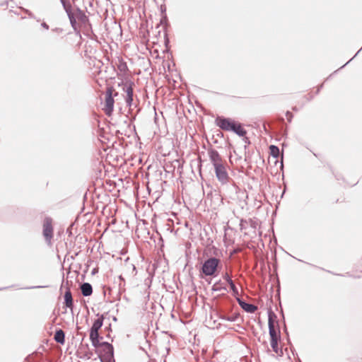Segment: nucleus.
Wrapping results in <instances>:
<instances>
[{
  "label": "nucleus",
  "instance_id": "f257e3e1",
  "mask_svg": "<svg viewBox=\"0 0 362 362\" xmlns=\"http://www.w3.org/2000/svg\"><path fill=\"white\" fill-rule=\"evenodd\" d=\"M63 8L67 14L70 24L74 31L78 32V28L82 27L86 31L92 30V25L89 21L88 17L83 11L78 7L72 8L70 0H59Z\"/></svg>",
  "mask_w": 362,
  "mask_h": 362
},
{
  "label": "nucleus",
  "instance_id": "f03ea898",
  "mask_svg": "<svg viewBox=\"0 0 362 362\" xmlns=\"http://www.w3.org/2000/svg\"><path fill=\"white\" fill-rule=\"evenodd\" d=\"M222 268V264L220 259L216 257H209L201 262L199 269V276L200 279L205 277H216L219 274Z\"/></svg>",
  "mask_w": 362,
  "mask_h": 362
},
{
  "label": "nucleus",
  "instance_id": "7ed1b4c3",
  "mask_svg": "<svg viewBox=\"0 0 362 362\" xmlns=\"http://www.w3.org/2000/svg\"><path fill=\"white\" fill-rule=\"evenodd\" d=\"M274 320H276V323H278L276 315L270 309L268 311V327L270 337V344L273 351L276 354H279V348L278 341L281 337L280 329L279 327L275 329Z\"/></svg>",
  "mask_w": 362,
  "mask_h": 362
},
{
  "label": "nucleus",
  "instance_id": "20e7f679",
  "mask_svg": "<svg viewBox=\"0 0 362 362\" xmlns=\"http://www.w3.org/2000/svg\"><path fill=\"white\" fill-rule=\"evenodd\" d=\"M98 358L100 362H115L114 358V347L112 344L107 341L102 342V350H95Z\"/></svg>",
  "mask_w": 362,
  "mask_h": 362
},
{
  "label": "nucleus",
  "instance_id": "39448f33",
  "mask_svg": "<svg viewBox=\"0 0 362 362\" xmlns=\"http://www.w3.org/2000/svg\"><path fill=\"white\" fill-rule=\"evenodd\" d=\"M227 167L226 162L214 167L216 177L221 185H227L228 182H230L231 177L228 175Z\"/></svg>",
  "mask_w": 362,
  "mask_h": 362
},
{
  "label": "nucleus",
  "instance_id": "423d86ee",
  "mask_svg": "<svg viewBox=\"0 0 362 362\" xmlns=\"http://www.w3.org/2000/svg\"><path fill=\"white\" fill-rule=\"evenodd\" d=\"M53 220L49 216H46L43 220L42 235L46 243L49 245L54 237V228L52 226Z\"/></svg>",
  "mask_w": 362,
  "mask_h": 362
},
{
  "label": "nucleus",
  "instance_id": "0eeeda50",
  "mask_svg": "<svg viewBox=\"0 0 362 362\" xmlns=\"http://www.w3.org/2000/svg\"><path fill=\"white\" fill-rule=\"evenodd\" d=\"M113 87H109L105 93L104 111L107 116H110L114 109V97L118 95V93L113 94Z\"/></svg>",
  "mask_w": 362,
  "mask_h": 362
},
{
  "label": "nucleus",
  "instance_id": "6e6552de",
  "mask_svg": "<svg viewBox=\"0 0 362 362\" xmlns=\"http://www.w3.org/2000/svg\"><path fill=\"white\" fill-rule=\"evenodd\" d=\"M221 298V301L219 303L218 310L223 312L230 313L232 312L235 303L232 299L228 296L226 293H221L217 296Z\"/></svg>",
  "mask_w": 362,
  "mask_h": 362
},
{
  "label": "nucleus",
  "instance_id": "1a4fd4ad",
  "mask_svg": "<svg viewBox=\"0 0 362 362\" xmlns=\"http://www.w3.org/2000/svg\"><path fill=\"white\" fill-rule=\"evenodd\" d=\"M234 122L231 118L223 116H218L215 119L216 125L224 131H230Z\"/></svg>",
  "mask_w": 362,
  "mask_h": 362
},
{
  "label": "nucleus",
  "instance_id": "9d476101",
  "mask_svg": "<svg viewBox=\"0 0 362 362\" xmlns=\"http://www.w3.org/2000/svg\"><path fill=\"white\" fill-rule=\"evenodd\" d=\"M208 155L209 160L214 167L226 162L225 160H223L221 156L215 148H209L208 150Z\"/></svg>",
  "mask_w": 362,
  "mask_h": 362
},
{
  "label": "nucleus",
  "instance_id": "9b49d317",
  "mask_svg": "<svg viewBox=\"0 0 362 362\" xmlns=\"http://www.w3.org/2000/svg\"><path fill=\"white\" fill-rule=\"evenodd\" d=\"M236 300L238 303L240 308L248 313H255L257 310V307L254 304L246 302L240 297H236Z\"/></svg>",
  "mask_w": 362,
  "mask_h": 362
},
{
  "label": "nucleus",
  "instance_id": "f8f14e48",
  "mask_svg": "<svg viewBox=\"0 0 362 362\" xmlns=\"http://www.w3.org/2000/svg\"><path fill=\"white\" fill-rule=\"evenodd\" d=\"M121 84L123 85V92L126 93L125 97H128L129 95L134 96V87L135 86L134 81H131L130 79L125 78L124 81H121Z\"/></svg>",
  "mask_w": 362,
  "mask_h": 362
},
{
  "label": "nucleus",
  "instance_id": "ddd939ff",
  "mask_svg": "<svg viewBox=\"0 0 362 362\" xmlns=\"http://www.w3.org/2000/svg\"><path fill=\"white\" fill-rule=\"evenodd\" d=\"M64 305L66 308H70L73 313L74 299L69 288H68L64 295Z\"/></svg>",
  "mask_w": 362,
  "mask_h": 362
},
{
  "label": "nucleus",
  "instance_id": "4468645a",
  "mask_svg": "<svg viewBox=\"0 0 362 362\" xmlns=\"http://www.w3.org/2000/svg\"><path fill=\"white\" fill-rule=\"evenodd\" d=\"M229 313H225L222 310H218V315L219 319L223 320H226L229 322H235L239 318V314L238 313H233L232 315H228Z\"/></svg>",
  "mask_w": 362,
  "mask_h": 362
},
{
  "label": "nucleus",
  "instance_id": "2eb2a0df",
  "mask_svg": "<svg viewBox=\"0 0 362 362\" xmlns=\"http://www.w3.org/2000/svg\"><path fill=\"white\" fill-rule=\"evenodd\" d=\"M230 132H233L239 136L244 137L247 134V131L243 128L242 124L235 121Z\"/></svg>",
  "mask_w": 362,
  "mask_h": 362
},
{
  "label": "nucleus",
  "instance_id": "dca6fc26",
  "mask_svg": "<svg viewBox=\"0 0 362 362\" xmlns=\"http://www.w3.org/2000/svg\"><path fill=\"white\" fill-rule=\"evenodd\" d=\"M96 315L98 317L93 321V323L91 327L90 328V329L99 331L100 329V328L102 327V326L103 325V321H104L105 317H104L103 314L100 315L99 313H98Z\"/></svg>",
  "mask_w": 362,
  "mask_h": 362
},
{
  "label": "nucleus",
  "instance_id": "f3484780",
  "mask_svg": "<svg viewBox=\"0 0 362 362\" xmlns=\"http://www.w3.org/2000/svg\"><path fill=\"white\" fill-rule=\"evenodd\" d=\"M222 185L226 187V190L230 194H236L238 192L239 187L232 178H230V182H228L227 185Z\"/></svg>",
  "mask_w": 362,
  "mask_h": 362
},
{
  "label": "nucleus",
  "instance_id": "a211bd4d",
  "mask_svg": "<svg viewBox=\"0 0 362 362\" xmlns=\"http://www.w3.org/2000/svg\"><path fill=\"white\" fill-rule=\"evenodd\" d=\"M81 293L83 296L88 297L93 293V287L90 283L84 282L81 285Z\"/></svg>",
  "mask_w": 362,
  "mask_h": 362
},
{
  "label": "nucleus",
  "instance_id": "6ab92c4d",
  "mask_svg": "<svg viewBox=\"0 0 362 362\" xmlns=\"http://www.w3.org/2000/svg\"><path fill=\"white\" fill-rule=\"evenodd\" d=\"M54 339L57 343L63 345L65 343V332L62 329H57Z\"/></svg>",
  "mask_w": 362,
  "mask_h": 362
},
{
  "label": "nucleus",
  "instance_id": "aec40b11",
  "mask_svg": "<svg viewBox=\"0 0 362 362\" xmlns=\"http://www.w3.org/2000/svg\"><path fill=\"white\" fill-rule=\"evenodd\" d=\"M133 98H134V96H131L130 95H129L128 97H125L124 98L127 106L129 107V114H131V115H132L131 117H130V121L131 122L134 121L135 119H136V115H132V107L134 105Z\"/></svg>",
  "mask_w": 362,
  "mask_h": 362
},
{
  "label": "nucleus",
  "instance_id": "412c9836",
  "mask_svg": "<svg viewBox=\"0 0 362 362\" xmlns=\"http://www.w3.org/2000/svg\"><path fill=\"white\" fill-rule=\"evenodd\" d=\"M211 291L213 292H217V291H227L228 289H227L226 286H222V282H221V280L220 279V280L217 281L216 282H215V284L212 286Z\"/></svg>",
  "mask_w": 362,
  "mask_h": 362
},
{
  "label": "nucleus",
  "instance_id": "4be33fe9",
  "mask_svg": "<svg viewBox=\"0 0 362 362\" xmlns=\"http://www.w3.org/2000/svg\"><path fill=\"white\" fill-rule=\"evenodd\" d=\"M269 155L274 158H278L280 155L279 148L276 145H270L269 147Z\"/></svg>",
  "mask_w": 362,
  "mask_h": 362
},
{
  "label": "nucleus",
  "instance_id": "5701e85b",
  "mask_svg": "<svg viewBox=\"0 0 362 362\" xmlns=\"http://www.w3.org/2000/svg\"><path fill=\"white\" fill-rule=\"evenodd\" d=\"M118 70L124 74H126L128 71V66L127 63L122 59H119V64L117 65Z\"/></svg>",
  "mask_w": 362,
  "mask_h": 362
},
{
  "label": "nucleus",
  "instance_id": "b1692460",
  "mask_svg": "<svg viewBox=\"0 0 362 362\" xmlns=\"http://www.w3.org/2000/svg\"><path fill=\"white\" fill-rule=\"evenodd\" d=\"M89 337L90 341L95 339H103V337L99 334L98 331L92 329L89 330Z\"/></svg>",
  "mask_w": 362,
  "mask_h": 362
},
{
  "label": "nucleus",
  "instance_id": "393cba45",
  "mask_svg": "<svg viewBox=\"0 0 362 362\" xmlns=\"http://www.w3.org/2000/svg\"><path fill=\"white\" fill-rule=\"evenodd\" d=\"M230 288L233 293V296L236 298V297H239V291L234 282L229 284Z\"/></svg>",
  "mask_w": 362,
  "mask_h": 362
},
{
  "label": "nucleus",
  "instance_id": "a878e982",
  "mask_svg": "<svg viewBox=\"0 0 362 362\" xmlns=\"http://www.w3.org/2000/svg\"><path fill=\"white\" fill-rule=\"evenodd\" d=\"M160 23L164 26L165 28L169 25L168 19L166 13L162 15Z\"/></svg>",
  "mask_w": 362,
  "mask_h": 362
},
{
  "label": "nucleus",
  "instance_id": "bb28decb",
  "mask_svg": "<svg viewBox=\"0 0 362 362\" xmlns=\"http://www.w3.org/2000/svg\"><path fill=\"white\" fill-rule=\"evenodd\" d=\"M23 11L25 14H27L28 16V17L30 18H32V19H35L37 22H40V18H37V17L33 14V12H31L30 10L28 9H26V8H24L23 9Z\"/></svg>",
  "mask_w": 362,
  "mask_h": 362
},
{
  "label": "nucleus",
  "instance_id": "cd10ccee",
  "mask_svg": "<svg viewBox=\"0 0 362 362\" xmlns=\"http://www.w3.org/2000/svg\"><path fill=\"white\" fill-rule=\"evenodd\" d=\"M248 225L254 230H256L257 228L259 226V223L257 221H254L252 219H249L248 221Z\"/></svg>",
  "mask_w": 362,
  "mask_h": 362
},
{
  "label": "nucleus",
  "instance_id": "c85d7f7f",
  "mask_svg": "<svg viewBox=\"0 0 362 362\" xmlns=\"http://www.w3.org/2000/svg\"><path fill=\"white\" fill-rule=\"evenodd\" d=\"M102 339H95V340H93V341H91V344H92V346L93 347H95V349L97 348H102V342L101 341Z\"/></svg>",
  "mask_w": 362,
  "mask_h": 362
},
{
  "label": "nucleus",
  "instance_id": "c756f323",
  "mask_svg": "<svg viewBox=\"0 0 362 362\" xmlns=\"http://www.w3.org/2000/svg\"><path fill=\"white\" fill-rule=\"evenodd\" d=\"M248 221L245 219H241L240 222V229L241 230H246Z\"/></svg>",
  "mask_w": 362,
  "mask_h": 362
},
{
  "label": "nucleus",
  "instance_id": "7c9ffc66",
  "mask_svg": "<svg viewBox=\"0 0 362 362\" xmlns=\"http://www.w3.org/2000/svg\"><path fill=\"white\" fill-rule=\"evenodd\" d=\"M223 279L228 284V285L233 282L231 276L227 272L223 274Z\"/></svg>",
  "mask_w": 362,
  "mask_h": 362
},
{
  "label": "nucleus",
  "instance_id": "2f4dec72",
  "mask_svg": "<svg viewBox=\"0 0 362 362\" xmlns=\"http://www.w3.org/2000/svg\"><path fill=\"white\" fill-rule=\"evenodd\" d=\"M52 32L59 35V34L63 33L64 29L62 28L56 27V28L52 29Z\"/></svg>",
  "mask_w": 362,
  "mask_h": 362
},
{
  "label": "nucleus",
  "instance_id": "473e14b6",
  "mask_svg": "<svg viewBox=\"0 0 362 362\" xmlns=\"http://www.w3.org/2000/svg\"><path fill=\"white\" fill-rule=\"evenodd\" d=\"M286 116L288 122H291L292 118L293 117V114L290 111H287L286 113Z\"/></svg>",
  "mask_w": 362,
  "mask_h": 362
},
{
  "label": "nucleus",
  "instance_id": "72a5a7b5",
  "mask_svg": "<svg viewBox=\"0 0 362 362\" xmlns=\"http://www.w3.org/2000/svg\"><path fill=\"white\" fill-rule=\"evenodd\" d=\"M40 25L43 29L46 30H48L49 29V25L45 21H42Z\"/></svg>",
  "mask_w": 362,
  "mask_h": 362
},
{
  "label": "nucleus",
  "instance_id": "f704fd0d",
  "mask_svg": "<svg viewBox=\"0 0 362 362\" xmlns=\"http://www.w3.org/2000/svg\"><path fill=\"white\" fill-rule=\"evenodd\" d=\"M47 286H29L25 287V289H34V288H46Z\"/></svg>",
  "mask_w": 362,
  "mask_h": 362
},
{
  "label": "nucleus",
  "instance_id": "c9c22d12",
  "mask_svg": "<svg viewBox=\"0 0 362 362\" xmlns=\"http://www.w3.org/2000/svg\"><path fill=\"white\" fill-rule=\"evenodd\" d=\"M160 12H161V15L164 14V13H166V6L165 5H161L160 7Z\"/></svg>",
  "mask_w": 362,
  "mask_h": 362
},
{
  "label": "nucleus",
  "instance_id": "e433bc0d",
  "mask_svg": "<svg viewBox=\"0 0 362 362\" xmlns=\"http://www.w3.org/2000/svg\"><path fill=\"white\" fill-rule=\"evenodd\" d=\"M322 87H323V83L318 86L317 90L315 92V94H318L320 93V90L322 88Z\"/></svg>",
  "mask_w": 362,
  "mask_h": 362
},
{
  "label": "nucleus",
  "instance_id": "4c0bfd02",
  "mask_svg": "<svg viewBox=\"0 0 362 362\" xmlns=\"http://www.w3.org/2000/svg\"><path fill=\"white\" fill-rule=\"evenodd\" d=\"M14 285H12V286H5V287H1L0 288V291H4V290H6V289H8L10 288H12L13 287Z\"/></svg>",
  "mask_w": 362,
  "mask_h": 362
},
{
  "label": "nucleus",
  "instance_id": "58836bf2",
  "mask_svg": "<svg viewBox=\"0 0 362 362\" xmlns=\"http://www.w3.org/2000/svg\"><path fill=\"white\" fill-rule=\"evenodd\" d=\"M98 272V268H94V269H93V270L91 272V274L94 275V274H95Z\"/></svg>",
  "mask_w": 362,
  "mask_h": 362
},
{
  "label": "nucleus",
  "instance_id": "ea45409f",
  "mask_svg": "<svg viewBox=\"0 0 362 362\" xmlns=\"http://www.w3.org/2000/svg\"><path fill=\"white\" fill-rule=\"evenodd\" d=\"M355 57L354 56L350 60H349L345 64L342 65L340 69L344 68L346 65H347Z\"/></svg>",
  "mask_w": 362,
  "mask_h": 362
},
{
  "label": "nucleus",
  "instance_id": "a19ab883",
  "mask_svg": "<svg viewBox=\"0 0 362 362\" xmlns=\"http://www.w3.org/2000/svg\"><path fill=\"white\" fill-rule=\"evenodd\" d=\"M205 279V281L207 282V284H211V280H212L211 279H206V278L205 277V279Z\"/></svg>",
  "mask_w": 362,
  "mask_h": 362
},
{
  "label": "nucleus",
  "instance_id": "79ce46f5",
  "mask_svg": "<svg viewBox=\"0 0 362 362\" xmlns=\"http://www.w3.org/2000/svg\"><path fill=\"white\" fill-rule=\"evenodd\" d=\"M132 269H133V272H135L134 275H136L137 272H136V268L134 264H132Z\"/></svg>",
  "mask_w": 362,
  "mask_h": 362
},
{
  "label": "nucleus",
  "instance_id": "37998d69",
  "mask_svg": "<svg viewBox=\"0 0 362 362\" xmlns=\"http://www.w3.org/2000/svg\"><path fill=\"white\" fill-rule=\"evenodd\" d=\"M105 330L110 331L111 330V324H110L109 326L105 327Z\"/></svg>",
  "mask_w": 362,
  "mask_h": 362
},
{
  "label": "nucleus",
  "instance_id": "c03bdc74",
  "mask_svg": "<svg viewBox=\"0 0 362 362\" xmlns=\"http://www.w3.org/2000/svg\"><path fill=\"white\" fill-rule=\"evenodd\" d=\"M244 137H245V138H244V140H245V143H248V144H250V141H247V140H248V139H247V137H245V136H244Z\"/></svg>",
  "mask_w": 362,
  "mask_h": 362
},
{
  "label": "nucleus",
  "instance_id": "a18cd8bd",
  "mask_svg": "<svg viewBox=\"0 0 362 362\" xmlns=\"http://www.w3.org/2000/svg\"><path fill=\"white\" fill-rule=\"evenodd\" d=\"M119 279L121 281H124V279L123 278V276H122V275H120V276H119Z\"/></svg>",
  "mask_w": 362,
  "mask_h": 362
},
{
  "label": "nucleus",
  "instance_id": "49530a36",
  "mask_svg": "<svg viewBox=\"0 0 362 362\" xmlns=\"http://www.w3.org/2000/svg\"><path fill=\"white\" fill-rule=\"evenodd\" d=\"M362 49V47L356 52V54L354 55V57H356L358 53Z\"/></svg>",
  "mask_w": 362,
  "mask_h": 362
},
{
  "label": "nucleus",
  "instance_id": "de8ad7c7",
  "mask_svg": "<svg viewBox=\"0 0 362 362\" xmlns=\"http://www.w3.org/2000/svg\"><path fill=\"white\" fill-rule=\"evenodd\" d=\"M118 86H122V88H123V85L121 84V82L118 83Z\"/></svg>",
  "mask_w": 362,
  "mask_h": 362
},
{
  "label": "nucleus",
  "instance_id": "09e8293b",
  "mask_svg": "<svg viewBox=\"0 0 362 362\" xmlns=\"http://www.w3.org/2000/svg\"><path fill=\"white\" fill-rule=\"evenodd\" d=\"M168 42H169L168 40H165V45H167V43H168Z\"/></svg>",
  "mask_w": 362,
  "mask_h": 362
},
{
  "label": "nucleus",
  "instance_id": "8fccbe9b",
  "mask_svg": "<svg viewBox=\"0 0 362 362\" xmlns=\"http://www.w3.org/2000/svg\"><path fill=\"white\" fill-rule=\"evenodd\" d=\"M281 315H282L283 318L284 319V314L283 311H281Z\"/></svg>",
  "mask_w": 362,
  "mask_h": 362
},
{
  "label": "nucleus",
  "instance_id": "3c124183",
  "mask_svg": "<svg viewBox=\"0 0 362 362\" xmlns=\"http://www.w3.org/2000/svg\"><path fill=\"white\" fill-rule=\"evenodd\" d=\"M106 337H107V338H110V334H108Z\"/></svg>",
  "mask_w": 362,
  "mask_h": 362
},
{
  "label": "nucleus",
  "instance_id": "603ef678",
  "mask_svg": "<svg viewBox=\"0 0 362 362\" xmlns=\"http://www.w3.org/2000/svg\"><path fill=\"white\" fill-rule=\"evenodd\" d=\"M129 260V257H127V259H125V261H128Z\"/></svg>",
  "mask_w": 362,
  "mask_h": 362
},
{
  "label": "nucleus",
  "instance_id": "864d4df0",
  "mask_svg": "<svg viewBox=\"0 0 362 362\" xmlns=\"http://www.w3.org/2000/svg\"><path fill=\"white\" fill-rule=\"evenodd\" d=\"M114 320H117V318L115 317H113Z\"/></svg>",
  "mask_w": 362,
  "mask_h": 362
}]
</instances>
